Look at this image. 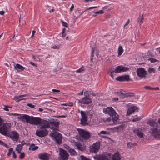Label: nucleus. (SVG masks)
<instances>
[{
	"mask_svg": "<svg viewBox=\"0 0 160 160\" xmlns=\"http://www.w3.org/2000/svg\"><path fill=\"white\" fill-rule=\"evenodd\" d=\"M114 70H112L110 72V76L112 78L114 77Z\"/></svg>",
	"mask_w": 160,
	"mask_h": 160,
	"instance_id": "13d9d810",
	"label": "nucleus"
},
{
	"mask_svg": "<svg viewBox=\"0 0 160 160\" xmlns=\"http://www.w3.org/2000/svg\"><path fill=\"white\" fill-rule=\"evenodd\" d=\"M89 92L90 93V94L92 95L93 96H95L97 94V93H94L92 91H89Z\"/></svg>",
	"mask_w": 160,
	"mask_h": 160,
	"instance_id": "49530a36",
	"label": "nucleus"
},
{
	"mask_svg": "<svg viewBox=\"0 0 160 160\" xmlns=\"http://www.w3.org/2000/svg\"><path fill=\"white\" fill-rule=\"evenodd\" d=\"M50 136L58 144L60 145L61 143L62 135L60 133L57 132H52Z\"/></svg>",
	"mask_w": 160,
	"mask_h": 160,
	"instance_id": "20e7f679",
	"label": "nucleus"
},
{
	"mask_svg": "<svg viewBox=\"0 0 160 160\" xmlns=\"http://www.w3.org/2000/svg\"><path fill=\"white\" fill-rule=\"evenodd\" d=\"M0 145H2L7 148H8L9 147L8 145L1 140H0Z\"/></svg>",
	"mask_w": 160,
	"mask_h": 160,
	"instance_id": "473e14b6",
	"label": "nucleus"
},
{
	"mask_svg": "<svg viewBox=\"0 0 160 160\" xmlns=\"http://www.w3.org/2000/svg\"><path fill=\"white\" fill-rule=\"evenodd\" d=\"M148 60L149 61H150L152 63L154 62H155L158 61V60L153 58H149L148 59Z\"/></svg>",
	"mask_w": 160,
	"mask_h": 160,
	"instance_id": "ea45409f",
	"label": "nucleus"
},
{
	"mask_svg": "<svg viewBox=\"0 0 160 160\" xmlns=\"http://www.w3.org/2000/svg\"><path fill=\"white\" fill-rule=\"evenodd\" d=\"M82 103L84 104H88L91 103L92 101L89 98V95H85L84 97L82 98Z\"/></svg>",
	"mask_w": 160,
	"mask_h": 160,
	"instance_id": "dca6fc26",
	"label": "nucleus"
},
{
	"mask_svg": "<svg viewBox=\"0 0 160 160\" xmlns=\"http://www.w3.org/2000/svg\"><path fill=\"white\" fill-rule=\"evenodd\" d=\"M94 158L96 160H109L108 158L105 155H100L94 156Z\"/></svg>",
	"mask_w": 160,
	"mask_h": 160,
	"instance_id": "aec40b11",
	"label": "nucleus"
},
{
	"mask_svg": "<svg viewBox=\"0 0 160 160\" xmlns=\"http://www.w3.org/2000/svg\"><path fill=\"white\" fill-rule=\"evenodd\" d=\"M123 52V50L122 46L121 45H120L118 49V56L121 55Z\"/></svg>",
	"mask_w": 160,
	"mask_h": 160,
	"instance_id": "c85d7f7f",
	"label": "nucleus"
},
{
	"mask_svg": "<svg viewBox=\"0 0 160 160\" xmlns=\"http://www.w3.org/2000/svg\"><path fill=\"white\" fill-rule=\"evenodd\" d=\"M89 112L88 111H80V114L82 116L81 119V124L83 126H85L88 124L87 123L88 115Z\"/></svg>",
	"mask_w": 160,
	"mask_h": 160,
	"instance_id": "39448f33",
	"label": "nucleus"
},
{
	"mask_svg": "<svg viewBox=\"0 0 160 160\" xmlns=\"http://www.w3.org/2000/svg\"><path fill=\"white\" fill-rule=\"evenodd\" d=\"M158 123L156 122L153 120H150L147 122V123L151 126L153 127L150 129V132L152 133L153 136H154L155 138L157 139H159L160 138V130L156 127H159L160 125V118H158Z\"/></svg>",
	"mask_w": 160,
	"mask_h": 160,
	"instance_id": "f257e3e1",
	"label": "nucleus"
},
{
	"mask_svg": "<svg viewBox=\"0 0 160 160\" xmlns=\"http://www.w3.org/2000/svg\"><path fill=\"white\" fill-rule=\"evenodd\" d=\"M116 79L120 81H128L130 80L129 75H126L118 77Z\"/></svg>",
	"mask_w": 160,
	"mask_h": 160,
	"instance_id": "2eb2a0df",
	"label": "nucleus"
},
{
	"mask_svg": "<svg viewBox=\"0 0 160 160\" xmlns=\"http://www.w3.org/2000/svg\"><path fill=\"white\" fill-rule=\"evenodd\" d=\"M84 67L82 66L80 68L78 69L76 71V72L78 73L82 72L84 71Z\"/></svg>",
	"mask_w": 160,
	"mask_h": 160,
	"instance_id": "f704fd0d",
	"label": "nucleus"
},
{
	"mask_svg": "<svg viewBox=\"0 0 160 160\" xmlns=\"http://www.w3.org/2000/svg\"><path fill=\"white\" fill-rule=\"evenodd\" d=\"M108 6H105L103 7L102 8V9H103V10H105V9H108V10H111L112 9V8L111 7V8H108Z\"/></svg>",
	"mask_w": 160,
	"mask_h": 160,
	"instance_id": "a18cd8bd",
	"label": "nucleus"
},
{
	"mask_svg": "<svg viewBox=\"0 0 160 160\" xmlns=\"http://www.w3.org/2000/svg\"><path fill=\"white\" fill-rule=\"evenodd\" d=\"M71 155H75L77 154V152L73 149L70 148L69 150Z\"/></svg>",
	"mask_w": 160,
	"mask_h": 160,
	"instance_id": "c756f323",
	"label": "nucleus"
},
{
	"mask_svg": "<svg viewBox=\"0 0 160 160\" xmlns=\"http://www.w3.org/2000/svg\"><path fill=\"white\" fill-rule=\"evenodd\" d=\"M96 55L97 57H98L99 55V53L98 52V51L97 48L95 47L92 48L90 58V61L91 62H92L93 61V57L94 56L93 53L96 51Z\"/></svg>",
	"mask_w": 160,
	"mask_h": 160,
	"instance_id": "412c9836",
	"label": "nucleus"
},
{
	"mask_svg": "<svg viewBox=\"0 0 160 160\" xmlns=\"http://www.w3.org/2000/svg\"><path fill=\"white\" fill-rule=\"evenodd\" d=\"M93 12L95 14H102L104 13V12L103 10H101L96 12L93 11Z\"/></svg>",
	"mask_w": 160,
	"mask_h": 160,
	"instance_id": "c9c22d12",
	"label": "nucleus"
},
{
	"mask_svg": "<svg viewBox=\"0 0 160 160\" xmlns=\"http://www.w3.org/2000/svg\"><path fill=\"white\" fill-rule=\"evenodd\" d=\"M138 76L140 78H145L147 74V72L143 68H139L137 70Z\"/></svg>",
	"mask_w": 160,
	"mask_h": 160,
	"instance_id": "1a4fd4ad",
	"label": "nucleus"
},
{
	"mask_svg": "<svg viewBox=\"0 0 160 160\" xmlns=\"http://www.w3.org/2000/svg\"><path fill=\"white\" fill-rule=\"evenodd\" d=\"M14 68L15 69L17 70L18 69H20L21 71H23L25 68L19 64H16V66H14Z\"/></svg>",
	"mask_w": 160,
	"mask_h": 160,
	"instance_id": "a878e982",
	"label": "nucleus"
},
{
	"mask_svg": "<svg viewBox=\"0 0 160 160\" xmlns=\"http://www.w3.org/2000/svg\"><path fill=\"white\" fill-rule=\"evenodd\" d=\"M80 10H79V9H78L76 10L75 13L77 15L78 17H79L84 12H85V10L82 11V12H80Z\"/></svg>",
	"mask_w": 160,
	"mask_h": 160,
	"instance_id": "2f4dec72",
	"label": "nucleus"
},
{
	"mask_svg": "<svg viewBox=\"0 0 160 160\" xmlns=\"http://www.w3.org/2000/svg\"><path fill=\"white\" fill-rule=\"evenodd\" d=\"M4 122V120L0 117V127L2 126Z\"/></svg>",
	"mask_w": 160,
	"mask_h": 160,
	"instance_id": "6e6d98bb",
	"label": "nucleus"
},
{
	"mask_svg": "<svg viewBox=\"0 0 160 160\" xmlns=\"http://www.w3.org/2000/svg\"><path fill=\"white\" fill-rule=\"evenodd\" d=\"M80 136L85 140L89 139L91 137L90 132L82 129L78 128L77 129Z\"/></svg>",
	"mask_w": 160,
	"mask_h": 160,
	"instance_id": "423d86ee",
	"label": "nucleus"
},
{
	"mask_svg": "<svg viewBox=\"0 0 160 160\" xmlns=\"http://www.w3.org/2000/svg\"><path fill=\"white\" fill-rule=\"evenodd\" d=\"M136 145H137L136 143H134L131 142H128L127 144L128 147L130 149L132 148L133 147Z\"/></svg>",
	"mask_w": 160,
	"mask_h": 160,
	"instance_id": "7c9ffc66",
	"label": "nucleus"
},
{
	"mask_svg": "<svg viewBox=\"0 0 160 160\" xmlns=\"http://www.w3.org/2000/svg\"><path fill=\"white\" fill-rule=\"evenodd\" d=\"M8 115H13V116H18V115H20V114H18V113H9Z\"/></svg>",
	"mask_w": 160,
	"mask_h": 160,
	"instance_id": "5fc2aeb1",
	"label": "nucleus"
},
{
	"mask_svg": "<svg viewBox=\"0 0 160 160\" xmlns=\"http://www.w3.org/2000/svg\"><path fill=\"white\" fill-rule=\"evenodd\" d=\"M100 134H107L108 133L107 132V131H101L100 132Z\"/></svg>",
	"mask_w": 160,
	"mask_h": 160,
	"instance_id": "680f3d73",
	"label": "nucleus"
},
{
	"mask_svg": "<svg viewBox=\"0 0 160 160\" xmlns=\"http://www.w3.org/2000/svg\"><path fill=\"white\" fill-rule=\"evenodd\" d=\"M123 96V97H126V93L121 92L119 94V96Z\"/></svg>",
	"mask_w": 160,
	"mask_h": 160,
	"instance_id": "0e129e2a",
	"label": "nucleus"
},
{
	"mask_svg": "<svg viewBox=\"0 0 160 160\" xmlns=\"http://www.w3.org/2000/svg\"><path fill=\"white\" fill-rule=\"evenodd\" d=\"M29 95L28 94H23V95H20L19 96V97H20V98H21V97H25V96H28Z\"/></svg>",
	"mask_w": 160,
	"mask_h": 160,
	"instance_id": "69168bd1",
	"label": "nucleus"
},
{
	"mask_svg": "<svg viewBox=\"0 0 160 160\" xmlns=\"http://www.w3.org/2000/svg\"><path fill=\"white\" fill-rule=\"evenodd\" d=\"M115 128L116 129L118 132L122 131L124 129V125L123 124L117 127H115Z\"/></svg>",
	"mask_w": 160,
	"mask_h": 160,
	"instance_id": "cd10ccee",
	"label": "nucleus"
},
{
	"mask_svg": "<svg viewBox=\"0 0 160 160\" xmlns=\"http://www.w3.org/2000/svg\"><path fill=\"white\" fill-rule=\"evenodd\" d=\"M10 137L14 140L17 141L19 138V134L16 131H14L11 132Z\"/></svg>",
	"mask_w": 160,
	"mask_h": 160,
	"instance_id": "f3484780",
	"label": "nucleus"
},
{
	"mask_svg": "<svg viewBox=\"0 0 160 160\" xmlns=\"http://www.w3.org/2000/svg\"><path fill=\"white\" fill-rule=\"evenodd\" d=\"M11 127V123L7 122L4 123L0 127V133L4 135H7Z\"/></svg>",
	"mask_w": 160,
	"mask_h": 160,
	"instance_id": "7ed1b4c3",
	"label": "nucleus"
},
{
	"mask_svg": "<svg viewBox=\"0 0 160 160\" xmlns=\"http://www.w3.org/2000/svg\"><path fill=\"white\" fill-rule=\"evenodd\" d=\"M4 108H3L4 110L7 111H9V109L8 108V106H7L6 105H4Z\"/></svg>",
	"mask_w": 160,
	"mask_h": 160,
	"instance_id": "4d7b16f0",
	"label": "nucleus"
},
{
	"mask_svg": "<svg viewBox=\"0 0 160 160\" xmlns=\"http://www.w3.org/2000/svg\"><path fill=\"white\" fill-rule=\"evenodd\" d=\"M133 132L134 133H136V134L141 138H142L143 137V133L139 131L138 129H137L136 130H134Z\"/></svg>",
	"mask_w": 160,
	"mask_h": 160,
	"instance_id": "393cba45",
	"label": "nucleus"
},
{
	"mask_svg": "<svg viewBox=\"0 0 160 160\" xmlns=\"http://www.w3.org/2000/svg\"><path fill=\"white\" fill-rule=\"evenodd\" d=\"M120 155L118 152L115 153L112 158V160H120Z\"/></svg>",
	"mask_w": 160,
	"mask_h": 160,
	"instance_id": "b1692460",
	"label": "nucleus"
},
{
	"mask_svg": "<svg viewBox=\"0 0 160 160\" xmlns=\"http://www.w3.org/2000/svg\"><path fill=\"white\" fill-rule=\"evenodd\" d=\"M27 105L31 108H34L35 106L34 105H32L31 103H28L27 104Z\"/></svg>",
	"mask_w": 160,
	"mask_h": 160,
	"instance_id": "8fccbe9b",
	"label": "nucleus"
},
{
	"mask_svg": "<svg viewBox=\"0 0 160 160\" xmlns=\"http://www.w3.org/2000/svg\"><path fill=\"white\" fill-rule=\"evenodd\" d=\"M29 63L30 64L32 65L33 66H36V67L37 66V65H36L35 63H33L32 62H30Z\"/></svg>",
	"mask_w": 160,
	"mask_h": 160,
	"instance_id": "338daca9",
	"label": "nucleus"
},
{
	"mask_svg": "<svg viewBox=\"0 0 160 160\" xmlns=\"http://www.w3.org/2000/svg\"><path fill=\"white\" fill-rule=\"evenodd\" d=\"M40 122L41 125H39V128L46 129L50 127L49 122L47 120L41 119Z\"/></svg>",
	"mask_w": 160,
	"mask_h": 160,
	"instance_id": "9b49d317",
	"label": "nucleus"
},
{
	"mask_svg": "<svg viewBox=\"0 0 160 160\" xmlns=\"http://www.w3.org/2000/svg\"><path fill=\"white\" fill-rule=\"evenodd\" d=\"M38 129L36 130V134L40 137H44L48 134V131L46 129Z\"/></svg>",
	"mask_w": 160,
	"mask_h": 160,
	"instance_id": "9d476101",
	"label": "nucleus"
},
{
	"mask_svg": "<svg viewBox=\"0 0 160 160\" xmlns=\"http://www.w3.org/2000/svg\"><path fill=\"white\" fill-rule=\"evenodd\" d=\"M16 148H18V149L20 150H22V147L21 144H19L17 145Z\"/></svg>",
	"mask_w": 160,
	"mask_h": 160,
	"instance_id": "864d4df0",
	"label": "nucleus"
},
{
	"mask_svg": "<svg viewBox=\"0 0 160 160\" xmlns=\"http://www.w3.org/2000/svg\"><path fill=\"white\" fill-rule=\"evenodd\" d=\"M100 148V143L99 142H97L93 144L91 148H90L91 151L92 152L96 153L97 152Z\"/></svg>",
	"mask_w": 160,
	"mask_h": 160,
	"instance_id": "ddd939ff",
	"label": "nucleus"
},
{
	"mask_svg": "<svg viewBox=\"0 0 160 160\" xmlns=\"http://www.w3.org/2000/svg\"><path fill=\"white\" fill-rule=\"evenodd\" d=\"M68 116L67 115H60V116H56V117L57 118H66Z\"/></svg>",
	"mask_w": 160,
	"mask_h": 160,
	"instance_id": "603ef678",
	"label": "nucleus"
},
{
	"mask_svg": "<svg viewBox=\"0 0 160 160\" xmlns=\"http://www.w3.org/2000/svg\"><path fill=\"white\" fill-rule=\"evenodd\" d=\"M80 158L81 160H90L89 159L87 158L86 157L83 155L80 156Z\"/></svg>",
	"mask_w": 160,
	"mask_h": 160,
	"instance_id": "37998d69",
	"label": "nucleus"
},
{
	"mask_svg": "<svg viewBox=\"0 0 160 160\" xmlns=\"http://www.w3.org/2000/svg\"><path fill=\"white\" fill-rule=\"evenodd\" d=\"M138 108L136 106H133L132 107L128 109L127 112V114L128 115L131 114L132 112H134L136 110H138Z\"/></svg>",
	"mask_w": 160,
	"mask_h": 160,
	"instance_id": "5701e85b",
	"label": "nucleus"
},
{
	"mask_svg": "<svg viewBox=\"0 0 160 160\" xmlns=\"http://www.w3.org/2000/svg\"><path fill=\"white\" fill-rule=\"evenodd\" d=\"M52 91L54 93H56L57 92H60V90L56 89H53Z\"/></svg>",
	"mask_w": 160,
	"mask_h": 160,
	"instance_id": "3c124183",
	"label": "nucleus"
},
{
	"mask_svg": "<svg viewBox=\"0 0 160 160\" xmlns=\"http://www.w3.org/2000/svg\"><path fill=\"white\" fill-rule=\"evenodd\" d=\"M60 160H68L69 156L68 154L66 151L63 149L61 148L59 153Z\"/></svg>",
	"mask_w": 160,
	"mask_h": 160,
	"instance_id": "6e6552de",
	"label": "nucleus"
},
{
	"mask_svg": "<svg viewBox=\"0 0 160 160\" xmlns=\"http://www.w3.org/2000/svg\"><path fill=\"white\" fill-rule=\"evenodd\" d=\"M104 113L109 115L111 117L117 116V113L113 108L112 107H108L103 109Z\"/></svg>",
	"mask_w": 160,
	"mask_h": 160,
	"instance_id": "0eeeda50",
	"label": "nucleus"
},
{
	"mask_svg": "<svg viewBox=\"0 0 160 160\" xmlns=\"http://www.w3.org/2000/svg\"><path fill=\"white\" fill-rule=\"evenodd\" d=\"M18 119L21 120L23 122L26 121L27 123H29L31 124L37 125L40 124L41 119L39 117L30 116L27 115H23L22 116L18 117Z\"/></svg>",
	"mask_w": 160,
	"mask_h": 160,
	"instance_id": "f03ea898",
	"label": "nucleus"
},
{
	"mask_svg": "<svg viewBox=\"0 0 160 160\" xmlns=\"http://www.w3.org/2000/svg\"><path fill=\"white\" fill-rule=\"evenodd\" d=\"M60 47V45H58L57 46H54L52 47V48L54 49H59Z\"/></svg>",
	"mask_w": 160,
	"mask_h": 160,
	"instance_id": "de8ad7c7",
	"label": "nucleus"
},
{
	"mask_svg": "<svg viewBox=\"0 0 160 160\" xmlns=\"http://www.w3.org/2000/svg\"><path fill=\"white\" fill-rule=\"evenodd\" d=\"M57 127L54 128L53 127H50L51 129L53 130V131L52 132H56V131H58V130L57 128Z\"/></svg>",
	"mask_w": 160,
	"mask_h": 160,
	"instance_id": "c03bdc74",
	"label": "nucleus"
},
{
	"mask_svg": "<svg viewBox=\"0 0 160 160\" xmlns=\"http://www.w3.org/2000/svg\"><path fill=\"white\" fill-rule=\"evenodd\" d=\"M13 152V148H10L8 151V156H10L12 153Z\"/></svg>",
	"mask_w": 160,
	"mask_h": 160,
	"instance_id": "e433bc0d",
	"label": "nucleus"
},
{
	"mask_svg": "<svg viewBox=\"0 0 160 160\" xmlns=\"http://www.w3.org/2000/svg\"><path fill=\"white\" fill-rule=\"evenodd\" d=\"M152 90H159V87H157L156 88H152Z\"/></svg>",
	"mask_w": 160,
	"mask_h": 160,
	"instance_id": "e2e57ef3",
	"label": "nucleus"
},
{
	"mask_svg": "<svg viewBox=\"0 0 160 160\" xmlns=\"http://www.w3.org/2000/svg\"><path fill=\"white\" fill-rule=\"evenodd\" d=\"M135 96V94L133 93L128 92L126 93V97H133Z\"/></svg>",
	"mask_w": 160,
	"mask_h": 160,
	"instance_id": "72a5a7b5",
	"label": "nucleus"
},
{
	"mask_svg": "<svg viewBox=\"0 0 160 160\" xmlns=\"http://www.w3.org/2000/svg\"><path fill=\"white\" fill-rule=\"evenodd\" d=\"M144 88L146 90H152V88L150 86H144Z\"/></svg>",
	"mask_w": 160,
	"mask_h": 160,
	"instance_id": "09e8293b",
	"label": "nucleus"
},
{
	"mask_svg": "<svg viewBox=\"0 0 160 160\" xmlns=\"http://www.w3.org/2000/svg\"><path fill=\"white\" fill-rule=\"evenodd\" d=\"M25 157V153L24 152L21 153L19 157V158L21 159H23Z\"/></svg>",
	"mask_w": 160,
	"mask_h": 160,
	"instance_id": "a19ab883",
	"label": "nucleus"
},
{
	"mask_svg": "<svg viewBox=\"0 0 160 160\" xmlns=\"http://www.w3.org/2000/svg\"><path fill=\"white\" fill-rule=\"evenodd\" d=\"M119 117L118 115H117V116H114V117H111L109 118H107L106 120V121L110 122L112 120L113 122L115 124H116L117 120H118Z\"/></svg>",
	"mask_w": 160,
	"mask_h": 160,
	"instance_id": "6ab92c4d",
	"label": "nucleus"
},
{
	"mask_svg": "<svg viewBox=\"0 0 160 160\" xmlns=\"http://www.w3.org/2000/svg\"><path fill=\"white\" fill-rule=\"evenodd\" d=\"M129 70L128 67H123V66H117L114 70V72L116 73H118L122 72L127 71Z\"/></svg>",
	"mask_w": 160,
	"mask_h": 160,
	"instance_id": "f8f14e48",
	"label": "nucleus"
},
{
	"mask_svg": "<svg viewBox=\"0 0 160 160\" xmlns=\"http://www.w3.org/2000/svg\"><path fill=\"white\" fill-rule=\"evenodd\" d=\"M75 146L78 150L82 151H83L85 150V147L84 145H82L80 142L77 143L76 142Z\"/></svg>",
	"mask_w": 160,
	"mask_h": 160,
	"instance_id": "4be33fe9",
	"label": "nucleus"
},
{
	"mask_svg": "<svg viewBox=\"0 0 160 160\" xmlns=\"http://www.w3.org/2000/svg\"><path fill=\"white\" fill-rule=\"evenodd\" d=\"M148 72L149 73H151L152 72H154L155 70L153 68H149L148 69Z\"/></svg>",
	"mask_w": 160,
	"mask_h": 160,
	"instance_id": "79ce46f5",
	"label": "nucleus"
},
{
	"mask_svg": "<svg viewBox=\"0 0 160 160\" xmlns=\"http://www.w3.org/2000/svg\"><path fill=\"white\" fill-rule=\"evenodd\" d=\"M61 22L62 24V25L63 26H64L66 28L68 27V24L67 23L65 22H64L63 21H61Z\"/></svg>",
	"mask_w": 160,
	"mask_h": 160,
	"instance_id": "58836bf2",
	"label": "nucleus"
},
{
	"mask_svg": "<svg viewBox=\"0 0 160 160\" xmlns=\"http://www.w3.org/2000/svg\"><path fill=\"white\" fill-rule=\"evenodd\" d=\"M143 14L142 15H140L138 18V19L137 21L138 22V23H139L140 25H141V24L143 23V19H144V18L143 17Z\"/></svg>",
	"mask_w": 160,
	"mask_h": 160,
	"instance_id": "bb28decb",
	"label": "nucleus"
},
{
	"mask_svg": "<svg viewBox=\"0 0 160 160\" xmlns=\"http://www.w3.org/2000/svg\"><path fill=\"white\" fill-rule=\"evenodd\" d=\"M74 8V6L73 5V4H72L70 7V11H71Z\"/></svg>",
	"mask_w": 160,
	"mask_h": 160,
	"instance_id": "774afa93",
	"label": "nucleus"
},
{
	"mask_svg": "<svg viewBox=\"0 0 160 160\" xmlns=\"http://www.w3.org/2000/svg\"><path fill=\"white\" fill-rule=\"evenodd\" d=\"M141 119V118L140 117H139L133 118L132 120V122H136L140 120Z\"/></svg>",
	"mask_w": 160,
	"mask_h": 160,
	"instance_id": "4c0bfd02",
	"label": "nucleus"
},
{
	"mask_svg": "<svg viewBox=\"0 0 160 160\" xmlns=\"http://www.w3.org/2000/svg\"><path fill=\"white\" fill-rule=\"evenodd\" d=\"M13 157L14 159L16 158H17V155L16 154L15 152L14 151H13L12 152Z\"/></svg>",
	"mask_w": 160,
	"mask_h": 160,
	"instance_id": "bf43d9fd",
	"label": "nucleus"
},
{
	"mask_svg": "<svg viewBox=\"0 0 160 160\" xmlns=\"http://www.w3.org/2000/svg\"><path fill=\"white\" fill-rule=\"evenodd\" d=\"M38 157L42 160H49L50 158V155L46 152L40 153L38 155Z\"/></svg>",
	"mask_w": 160,
	"mask_h": 160,
	"instance_id": "4468645a",
	"label": "nucleus"
},
{
	"mask_svg": "<svg viewBox=\"0 0 160 160\" xmlns=\"http://www.w3.org/2000/svg\"><path fill=\"white\" fill-rule=\"evenodd\" d=\"M57 120H55L54 119H51L49 122L50 125H51V127H58L60 124L59 121H57Z\"/></svg>",
	"mask_w": 160,
	"mask_h": 160,
	"instance_id": "a211bd4d",
	"label": "nucleus"
},
{
	"mask_svg": "<svg viewBox=\"0 0 160 160\" xmlns=\"http://www.w3.org/2000/svg\"><path fill=\"white\" fill-rule=\"evenodd\" d=\"M38 148V147L37 146H36L35 147H33L32 148V150L33 151H35V150H37Z\"/></svg>",
	"mask_w": 160,
	"mask_h": 160,
	"instance_id": "052dcab7",
	"label": "nucleus"
}]
</instances>
